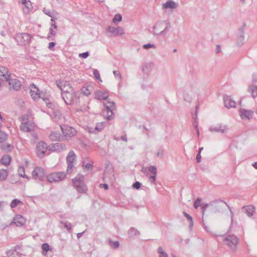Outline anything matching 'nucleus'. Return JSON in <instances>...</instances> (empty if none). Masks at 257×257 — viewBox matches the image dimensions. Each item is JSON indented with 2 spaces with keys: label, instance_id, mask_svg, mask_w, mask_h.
Wrapping results in <instances>:
<instances>
[{
  "label": "nucleus",
  "instance_id": "11",
  "mask_svg": "<svg viewBox=\"0 0 257 257\" xmlns=\"http://www.w3.org/2000/svg\"><path fill=\"white\" fill-rule=\"evenodd\" d=\"M30 93L34 100H37L41 97V93L38 88L34 84L31 85L30 87Z\"/></svg>",
  "mask_w": 257,
  "mask_h": 257
},
{
  "label": "nucleus",
  "instance_id": "29",
  "mask_svg": "<svg viewBox=\"0 0 257 257\" xmlns=\"http://www.w3.org/2000/svg\"><path fill=\"white\" fill-rule=\"evenodd\" d=\"M163 7L164 9H174L177 7V5L175 2L169 0L164 4Z\"/></svg>",
  "mask_w": 257,
  "mask_h": 257
},
{
  "label": "nucleus",
  "instance_id": "18",
  "mask_svg": "<svg viewBox=\"0 0 257 257\" xmlns=\"http://www.w3.org/2000/svg\"><path fill=\"white\" fill-rule=\"evenodd\" d=\"M106 111L108 113V116H107V119L110 120L111 119V117L113 114L112 110L114 108L115 105L114 103L113 102L108 101L105 104Z\"/></svg>",
  "mask_w": 257,
  "mask_h": 257
},
{
  "label": "nucleus",
  "instance_id": "49",
  "mask_svg": "<svg viewBox=\"0 0 257 257\" xmlns=\"http://www.w3.org/2000/svg\"><path fill=\"white\" fill-rule=\"evenodd\" d=\"M111 245L113 247H117L119 245L118 242L115 241V242H112Z\"/></svg>",
  "mask_w": 257,
  "mask_h": 257
},
{
  "label": "nucleus",
  "instance_id": "3",
  "mask_svg": "<svg viewBox=\"0 0 257 257\" xmlns=\"http://www.w3.org/2000/svg\"><path fill=\"white\" fill-rule=\"evenodd\" d=\"M56 84L57 86L60 89L61 94L74 90L70 82L64 79L57 80Z\"/></svg>",
  "mask_w": 257,
  "mask_h": 257
},
{
  "label": "nucleus",
  "instance_id": "10",
  "mask_svg": "<svg viewBox=\"0 0 257 257\" xmlns=\"http://www.w3.org/2000/svg\"><path fill=\"white\" fill-rule=\"evenodd\" d=\"M17 41L21 45L29 43L31 40L32 36L30 34L26 33H23L18 35L17 37Z\"/></svg>",
  "mask_w": 257,
  "mask_h": 257
},
{
  "label": "nucleus",
  "instance_id": "34",
  "mask_svg": "<svg viewBox=\"0 0 257 257\" xmlns=\"http://www.w3.org/2000/svg\"><path fill=\"white\" fill-rule=\"evenodd\" d=\"M19 204H23V203L19 199H14L11 203L10 206L12 208H15Z\"/></svg>",
  "mask_w": 257,
  "mask_h": 257
},
{
  "label": "nucleus",
  "instance_id": "9",
  "mask_svg": "<svg viewBox=\"0 0 257 257\" xmlns=\"http://www.w3.org/2000/svg\"><path fill=\"white\" fill-rule=\"evenodd\" d=\"M45 169L41 167H36L32 173V177L35 179H41L45 175Z\"/></svg>",
  "mask_w": 257,
  "mask_h": 257
},
{
  "label": "nucleus",
  "instance_id": "46",
  "mask_svg": "<svg viewBox=\"0 0 257 257\" xmlns=\"http://www.w3.org/2000/svg\"><path fill=\"white\" fill-rule=\"evenodd\" d=\"M133 186L134 188L139 189L141 187V183L137 182L133 185Z\"/></svg>",
  "mask_w": 257,
  "mask_h": 257
},
{
  "label": "nucleus",
  "instance_id": "41",
  "mask_svg": "<svg viewBox=\"0 0 257 257\" xmlns=\"http://www.w3.org/2000/svg\"><path fill=\"white\" fill-rule=\"evenodd\" d=\"M149 171L153 175H156L157 173V169L154 166H151L149 168Z\"/></svg>",
  "mask_w": 257,
  "mask_h": 257
},
{
  "label": "nucleus",
  "instance_id": "5",
  "mask_svg": "<svg viewBox=\"0 0 257 257\" xmlns=\"http://www.w3.org/2000/svg\"><path fill=\"white\" fill-rule=\"evenodd\" d=\"M76 155L73 151H70L66 157V161L67 163V168L66 172L68 174H71L73 172L74 168L73 163L75 161Z\"/></svg>",
  "mask_w": 257,
  "mask_h": 257
},
{
  "label": "nucleus",
  "instance_id": "52",
  "mask_svg": "<svg viewBox=\"0 0 257 257\" xmlns=\"http://www.w3.org/2000/svg\"><path fill=\"white\" fill-rule=\"evenodd\" d=\"M100 186L103 187L105 190H107L108 189V186L107 184H100Z\"/></svg>",
  "mask_w": 257,
  "mask_h": 257
},
{
  "label": "nucleus",
  "instance_id": "1",
  "mask_svg": "<svg viewBox=\"0 0 257 257\" xmlns=\"http://www.w3.org/2000/svg\"><path fill=\"white\" fill-rule=\"evenodd\" d=\"M84 178L82 175H78L72 180L74 187L80 193H85L87 188L84 183Z\"/></svg>",
  "mask_w": 257,
  "mask_h": 257
},
{
  "label": "nucleus",
  "instance_id": "36",
  "mask_svg": "<svg viewBox=\"0 0 257 257\" xmlns=\"http://www.w3.org/2000/svg\"><path fill=\"white\" fill-rule=\"evenodd\" d=\"M250 91L251 93V95L253 97H257V86H250Z\"/></svg>",
  "mask_w": 257,
  "mask_h": 257
},
{
  "label": "nucleus",
  "instance_id": "28",
  "mask_svg": "<svg viewBox=\"0 0 257 257\" xmlns=\"http://www.w3.org/2000/svg\"><path fill=\"white\" fill-rule=\"evenodd\" d=\"M109 31L115 36L121 35L124 33L123 29L121 27L116 28H110Z\"/></svg>",
  "mask_w": 257,
  "mask_h": 257
},
{
  "label": "nucleus",
  "instance_id": "21",
  "mask_svg": "<svg viewBox=\"0 0 257 257\" xmlns=\"http://www.w3.org/2000/svg\"><path fill=\"white\" fill-rule=\"evenodd\" d=\"M242 211L248 216L250 217L255 212V207L252 205H247L242 207Z\"/></svg>",
  "mask_w": 257,
  "mask_h": 257
},
{
  "label": "nucleus",
  "instance_id": "24",
  "mask_svg": "<svg viewBox=\"0 0 257 257\" xmlns=\"http://www.w3.org/2000/svg\"><path fill=\"white\" fill-rule=\"evenodd\" d=\"M225 105L227 108L234 107L236 105V102L233 100L230 96H227L224 98Z\"/></svg>",
  "mask_w": 257,
  "mask_h": 257
},
{
  "label": "nucleus",
  "instance_id": "17",
  "mask_svg": "<svg viewBox=\"0 0 257 257\" xmlns=\"http://www.w3.org/2000/svg\"><path fill=\"white\" fill-rule=\"evenodd\" d=\"M225 243L229 246L232 247L236 245L238 243V239L233 235H230L226 238Z\"/></svg>",
  "mask_w": 257,
  "mask_h": 257
},
{
  "label": "nucleus",
  "instance_id": "44",
  "mask_svg": "<svg viewBox=\"0 0 257 257\" xmlns=\"http://www.w3.org/2000/svg\"><path fill=\"white\" fill-rule=\"evenodd\" d=\"M79 56L81 58H86L88 56V53L85 52V53H81L79 55Z\"/></svg>",
  "mask_w": 257,
  "mask_h": 257
},
{
  "label": "nucleus",
  "instance_id": "47",
  "mask_svg": "<svg viewBox=\"0 0 257 257\" xmlns=\"http://www.w3.org/2000/svg\"><path fill=\"white\" fill-rule=\"evenodd\" d=\"M55 43H54V42H50L49 44L48 48L50 50H53L54 47L55 46Z\"/></svg>",
  "mask_w": 257,
  "mask_h": 257
},
{
  "label": "nucleus",
  "instance_id": "22",
  "mask_svg": "<svg viewBox=\"0 0 257 257\" xmlns=\"http://www.w3.org/2000/svg\"><path fill=\"white\" fill-rule=\"evenodd\" d=\"M227 130V127L224 124H217L211 128V130L216 132L224 133Z\"/></svg>",
  "mask_w": 257,
  "mask_h": 257
},
{
  "label": "nucleus",
  "instance_id": "53",
  "mask_svg": "<svg viewBox=\"0 0 257 257\" xmlns=\"http://www.w3.org/2000/svg\"><path fill=\"white\" fill-rule=\"evenodd\" d=\"M220 46H217V52L218 53L220 52Z\"/></svg>",
  "mask_w": 257,
  "mask_h": 257
},
{
  "label": "nucleus",
  "instance_id": "23",
  "mask_svg": "<svg viewBox=\"0 0 257 257\" xmlns=\"http://www.w3.org/2000/svg\"><path fill=\"white\" fill-rule=\"evenodd\" d=\"M93 87L91 85H86L85 84L81 89V93L86 96H88L92 91Z\"/></svg>",
  "mask_w": 257,
  "mask_h": 257
},
{
  "label": "nucleus",
  "instance_id": "6",
  "mask_svg": "<svg viewBox=\"0 0 257 257\" xmlns=\"http://www.w3.org/2000/svg\"><path fill=\"white\" fill-rule=\"evenodd\" d=\"M28 116L22 117V123L21 125V131L25 132H29L33 130L35 127V125L33 122L30 121H28Z\"/></svg>",
  "mask_w": 257,
  "mask_h": 257
},
{
  "label": "nucleus",
  "instance_id": "16",
  "mask_svg": "<svg viewBox=\"0 0 257 257\" xmlns=\"http://www.w3.org/2000/svg\"><path fill=\"white\" fill-rule=\"evenodd\" d=\"M13 222L17 226H23L26 223V219L21 215H17L14 218Z\"/></svg>",
  "mask_w": 257,
  "mask_h": 257
},
{
  "label": "nucleus",
  "instance_id": "35",
  "mask_svg": "<svg viewBox=\"0 0 257 257\" xmlns=\"http://www.w3.org/2000/svg\"><path fill=\"white\" fill-rule=\"evenodd\" d=\"M93 73L96 80H97L100 82H102V80L100 77L99 72L97 70L94 69Z\"/></svg>",
  "mask_w": 257,
  "mask_h": 257
},
{
  "label": "nucleus",
  "instance_id": "31",
  "mask_svg": "<svg viewBox=\"0 0 257 257\" xmlns=\"http://www.w3.org/2000/svg\"><path fill=\"white\" fill-rule=\"evenodd\" d=\"M18 172L19 175L22 177L29 179V177L25 173V170L24 167H20L18 169Z\"/></svg>",
  "mask_w": 257,
  "mask_h": 257
},
{
  "label": "nucleus",
  "instance_id": "56",
  "mask_svg": "<svg viewBox=\"0 0 257 257\" xmlns=\"http://www.w3.org/2000/svg\"><path fill=\"white\" fill-rule=\"evenodd\" d=\"M1 126H2V123L0 122V128H1Z\"/></svg>",
  "mask_w": 257,
  "mask_h": 257
},
{
  "label": "nucleus",
  "instance_id": "57",
  "mask_svg": "<svg viewBox=\"0 0 257 257\" xmlns=\"http://www.w3.org/2000/svg\"><path fill=\"white\" fill-rule=\"evenodd\" d=\"M242 1H244V0H242Z\"/></svg>",
  "mask_w": 257,
  "mask_h": 257
},
{
  "label": "nucleus",
  "instance_id": "45",
  "mask_svg": "<svg viewBox=\"0 0 257 257\" xmlns=\"http://www.w3.org/2000/svg\"><path fill=\"white\" fill-rule=\"evenodd\" d=\"M202 149H203V148L199 149V152L198 154L197 155L196 159H197L198 162H200V160H201V155H200V152Z\"/></svg>",
  "mask_w": 257,
  "mask_h": 257
},
{
  "label": "nucleus",
  "instance_id": "40",
  "mask_svg": "<svg viewBox=\"0 0 257 257\" xmlns=\"http://www.w3.org/2000/svg\"><path fill=\"white\" fill-rule=\"evenodd\" d=\"M201 205V199L198 198L195 201L194 203V206L196 209H198V208Z\"/></svg>",
  "mask_w": 257,
  "mask_h": 257
},
{
  "label": "nucleus",
  "instance_id": "30",
  "mask_svg": "<svg viewBox=\"0 0 257 257\" xmlns=\"http://www.w3.org/2000/svg\"><path fill=\"white\" fill-rule=\"evenodd\" d=\"M8 176V172L7 170L1 169L0 170V180L4 181L7 179Z\"/></svg>",
  "mask_w": 257,
  "mask_h": 257
},
{
  "label": "nucleus",
  "instance_id": "12",
  "mask_svg": "<svg viewBox=\"0 0 257 257\" xmlns=\"http://www.w3.org/2000/svg\"><path fill=\"white\" fill-rule=\"evenodd\" d=\"M11 73L5 67L0 66V79L8 81L11 77Z\"/></svg>",
  "mask_w": 257,
  "mask_h": 257
},
{
  "label": "nucleus",
  "instance_id": "32",
  "mask_svg": "<svg viewBox=\"0 0 257 257\" xmlns=\"http://www.w3.org/2000/svg\"><path fill=\"white\" fill-rule=\"evenodd\" d=\"M44 12L47 15L49 16V17H50L51 18H53L54 19L57 18V16L58 14L55 12H51L49 10L44 9Z\"/></svg>",
  "mask_w": 257,
  "mask_h": 257
},
{
  "label": "nucleus",
  "instance_id": "25",
  "mask_svg": "<svg viewBox=\"0 0 257 257\" xmlns=\"http://www.w3.org/2000/svg\"><path fill=\"white\" fill-rule=\"evenodd\" d=\"M50 138L53 141H59L62 140L63 137L59 131H53L51 133Z\"/></svg>",
  "mask_w": 257,
  "mask_h": 257
},
{
  "label": "nucleus",
  "instance_id": "42",
  "mask_svg": "<svg viewBox=\"0 0 257 257\" xmlns=\"http://www.w3.org/2000/svg\"><path fill=\"white\" fill-rule=\"evenodd\" d=\"M42 248L43 250L47 252L49 250V246L47 243H44L42 245Z\"/></svg>",
  "mask_w": 257,
  "mask_h": 257
},
{
  "label": "nucleus",
  "instance_id": "37",
  "mask_svg": "<svg viewBox=\"0 0 257 257\" xmlns=\"http://www.w3.org/2000/svg\"><path fill=\"white\" fill-rule=\"evenodd\" d=\"M122 20V17L119 14H116L115 15L113 19V22L114 23H117L118 22H121Z\"/></svg>",
  "mask_w": 257,
  "mask_h": 257
},
{
  "label": "nucleus",
  "instance_id": "54",
  "mask_svg": "<svg viewBox=\"0 0 257 257\" xmlns=\"http://www.w3.org/2000/svg\"><path fill=\"white\" fill-rule=\"evenodd\" d=\"M206 206H207V204H206V205H205V206H203L202 207V208H203V211H202V212H203V214H204V208H205V207H206Z\"/></svg>",
  "mask_w": 257,
  "mask_h": 257
},
{
  "label": "nucleus",
  "instance_id": "39",
  "mask_svg": "<svg viewBox=\"0 0 257 257\" xmlns=\"http://www.w3.org/2000/svg\"><path fill=\"white\" fill-rule=\"evenodd\" d=\"M158 252L159 253V257H168L167 253L163 251L162 247L159 248Z\"/></svg>",
  "mask_w": 257,
  "mask_h": 257
},
{
  "label": "nucleus",
  "instance_id": "2",
  "mask_svg": "<svg viewBox=\"0 0 257 257\" xmlns=\"http://www.w3.org/2000/svg\"><path fill=\"white\" fill-rule=\"evenodd\" d=\"M66 177V174L64 172H56L49 174L46 176L48 182L56 183L62 181Z\"/></svg>",
  "mask_w": 257,
  "mask_h": 257
},
{
  "label": "nucleus",
  "instance_id": "20",
  "mask_svg": "<svg viewBox=\"0 0 257 257\" xmlns=\"http://www.w3.org/2000/svg\"><path fill=\"white\" fill-rule=\"evenodd\" d=\"M239 114L242 119H250L253 114V112L244 109H241L239 111Z\"/></svg>",
  "mask_w": 257,
  "mask_h": 257
},
{
  "label": "nucleus",
  "instance_id": "19",
  "mask_svg": "<svg viewBox=\"0 0 257 257\" xmlns=\"http://www.w3.org/2000/svg\"><path fill=\"white\" fill-rule=\"evenodd\" d=\"M95 97L99 100H104L108 97V93L107 91L98 90L95 92Z\"/></svg>",
  "mask_w": 257,
  "mask_h": 257
},
{
  "label": "nucleus",
  "instance_id": "26",
  "mask_svg": "<svg viewBox=\"0 0 257 257\" xmlns=\"http://www.w3.org/2000/svg\"><path fill=\"white\" fill-rule=\"evenodd\" d=\"M12 157L9 155H5L2 156L0 162L2 165L8 166L12 162Z\"/></svg>",
  "mask_w": 257,
  "mask_h": 257
},
{
  "label": "nucleus",
  "instance_id": "4",
  "mask_svg": "<svg viewBox=\"0 0 257 257\" xmlns=\"http://www.w3.org/2000/svg\"><path fill=\"white\" fill-rule=\"evenodd\" d=\"M60 127L63 135L66 139H71L77 134L76 130L71 126L64 125L63 126H60Z\"/></svg>",
  "mask_w": 257,
  "mask_h": 257
},
{
  "label": "nucleus",
  "instance_id": "14",
  "mask_svg": "<svg viewBox=\"0 0 257 257\" xmlns=\"http://www.w3.org/2000/svg\"><path fill=\"white\" fill-rule=\"evenodd\" d=\"M104 123L101 122L96 123L94 127L87 126V128L89 133H96L101 131L104 128Z\"/></svg>",
  "mask_w": 257,
  "mask_h": 257
},
{
  "label": "nucleus",
  "instance_id": "48",
  "mask_svg": "<svg viewBox=\"0 0 257 257\" xmlns=\"http://www.w3.org/2000/svg\"><path fill=\"white\" fill-rule=\"evenodd\" d=\"M143 47L145 49H149L152 47H154V46L151 44H148L144 45Z\"/></svg>",
  "mask_w": 257,
  "mask_h": 257
},
{
  "label": "nucleus",
  "instance_id": "33",
  "mask_svg": "<svg viewBox=\"0 0 257 257\" xmlns=\"http://www.w3.org/2000/svg\"><path fill=\"white\" fill-rule=\"evenodd\" d=\"M1 149L5 152H11L13 149V146L10 144L3 145L1 146Z\"/></svg>",
  "mask_w": 257,
  "mask_h": 257
},
{
  "label": "nucleus",
  "instance_id": "13",
  "mask_svg": "<svg viewBox=\"0 0 257 257\" xmlns=\"http://www.w3.org/2000/svg\"><path fill=\"white\" fill-rule=\"evenodd\" d=\"M22 5L23 12L26 14H29L33 9L32 4L29 0H22Z\"/></svg>",
  "mask_w": 257,
  "mask_h": 257
},
{
  "label": "nucleus",
  "instance_id": "43",
  "mask_svg": "<svg viewBox=\"0 0 257 257\" xmlns=\"http://www.w3.org/2000/svg\"><path fill=\"white\" fill-rule=\"evenodd\" d=\"M113 74L115 75V76L116 77V78H117L118 79H120L121 78V75H120V73H119V71H113Z\"/></svg>",
  "mask_w": 257,
  "mask_h": 257
},
{
  "label": "nucleus",
  "instance_id": "51",
  "mask_svg": "<svg viewBox=\"0 0 257 257\" xmlns=\"http://www.w3.org/2000/svg\"><path fill=\"white\" fill-rule=\"evenodd\" d=\"M155 179H156V175H154L153 176H152L149 178L150 182H151L152 183L155 182Z\"/></svg>",
  "mask_w": 257,
  "mask_h": 257
},
{
  "label": "nucleus",
  "instance_id": "27",
  "mask_svg": "<svg viewBox=\"0 0 257 257\" xmlns=\"http://www.w3.org/2000/svg\"><path fill=\"white\" fill-rule=\"evenodd\" d=\"M52 24L49 28V34L48 35V38H49L51 36H54L57 32V27L55 25V22L53 19H51Z\"/></svg>",
  "mask_w": 257,
  "mask_h": 257
},
{
  "label": "nucleus",
  "instance_id": "8",
  "mask_svg": "<svg viewBox=\"0 0 257 257\" xmlns=\"http://www.w3.org/2000/svg\"><path fill=\"white\" fill-rule=\"evenodd\" d=\"M47 150V145L43 142H39L36 146L37 155L40 158L43 157Z\"/></svg>",
  "mask_w": 257,
  "mask_h": 257
},
{
  "label": "nucleus",
  "instance_id": "50",
  "mask_svg": "<svg viewBox=\"0 0 257 257\" xmlns=\"http://www.w3.org/2000/svg\"><path fill=\"white\" fill-rule=\"evenodd\" d=\"M184 215H185V216H186L191 221H193L192 218L189 214H188L187 213L184 212Z\"/></svg>",
  "mask_w": 257,
  "mask_h": 257
},
{
  "label": "nucleus",
  "instance_id": "38",
  "mask_svg": "<svg viewBox=\"0 0 257 257\" xmlns=\"http://www.w3.org/2000/svg\"><path fill=\"white\" fill-rule=\"evenodd\" d=\"M7 135L3 132H0V143H3L7 139Z\"/></svg>",
  "mask_w": 257,
  "mask_h": 257
},
{
  "label": "nucleus",
  "instance_id": "7",
  "mask_svg": "<svg viewBox=\"0 0 257 257\" xmlns=\"http://www.w3.org/2000/svg\"><path fill=\"white\" fill-rule=\"evenodd\" d=\"M61 95L65 102L67 105L72 104L76 98L75 90L62 94Z\"/></svg>",
  "mask_w": 257,
  "mask_h": 257
},
{
  "label": "nucleus",
  "instance_id": "15",
  "mask_svg": "<svg viewBox=\"0 0 257 257\" xmlns=\"http://www.w3.org/2000/svg\"><path fill=\"white\" fill-rule=\"evenodd\" d=\"M9 83L10 89L18 90L21 87V82L17 79H12L10 80Z\"/></svg>",
  "mask_w": 257,
  "mask_h": 257
},
{
  "label": "nucleus",
  "instance_id": "55",
  "mask_svg": "<svg viewBox=\"0 0 257 257\" xmlns=\"http://www.w3.org/2000/svg\"><path fill=\"white\" fill-rule=\"evenodd\" d=\"M253 166L255 168L257 169V162L253 164Z\"/></svg>",
  "mask_w": 257,
  "mask_h": 257
}]
</instances>
